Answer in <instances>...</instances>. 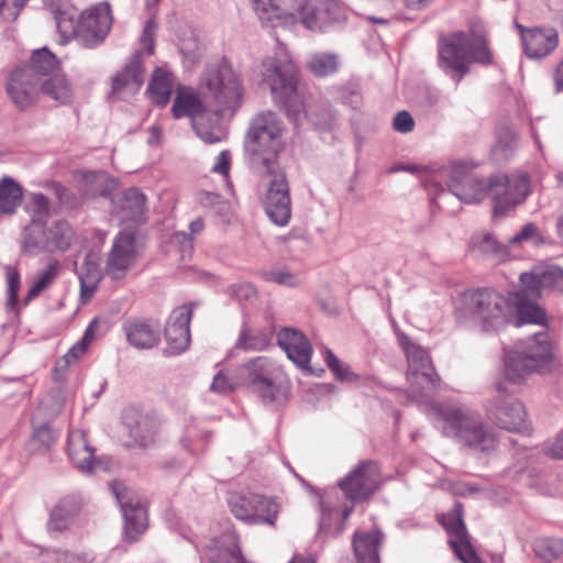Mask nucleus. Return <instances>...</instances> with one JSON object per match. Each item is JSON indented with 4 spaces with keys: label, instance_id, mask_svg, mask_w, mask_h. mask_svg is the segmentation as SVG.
Masks as SVG:
<instances>
[{
    "label": "nucleus",
    "instance_id": "nucleus-20",
    "mask_svg": "<svg viewBox=\"0 0 563 563\" xmlns=\"http://www.w3.org/2000/svg\"><path fill=\"white\" fill-rule=\"evenodd\" d=\"M111 489L120 504L124 519V539L134 542L146 530L147 516L144 504L121 484H111Z\"/></svg>",
    "mask_w": 563,
    "mask_h": 563
},
{
    "label": "nucleus",
    "instance_id": "nucleus-3",
    "mask_svg": "<svg viewBox=\"0 0 563 563\" xmlns=\"http://www.w3.org/2000/svg\"><path fill=\"white\" fill-rule=\"evenodd\" d=\"M434 421L446 437L478 452H488L497 445L496 432L479 416L459 406L439 402L432 407Z\"/></svg>",
    "mask_w": 563,
    "mask_h": 563
},
{
    "label": "nucleus",
    "instance_id": "nucleus-27",
    "mask_svg": "<svg viewBox=\"0 0 563 563\" xmlns=\"http://www.w3.org/2000/svg\"><path fill=\"white\" fill-rule=\"evenodd\" d=\"M82 499L76 495H67L58 500L49 514L47 529L51 533L69 529L82 508Z\"/></svg>",
    "mask_w": 563,
    "mask_h": 563
},
{
    "label": "nucleus",
    "instance_id": "nucleus-49",
    "mask_svg": "<svg viewBox=\"0 0 563 563\" xmlns=\"http://www.w3.org/2000/svg\"><path fill=\"white\" fill-rule=\"evenodd\" d=\"M533 550L544 561L559 559L563 554V539L540 538L536 540Z\"/></svg>",
    "mask_w": 563,
    "mask_h": 563
},
{
    "label": "nucleus",
    "instance_id": "nucleus-64",
    "mask_svg": "<svg viewBox=\"0 0 563 563\" xmlns=\"http://www.w3.org/2000/svg\"><path fill=\"white\" fill-rule=\"evenodd\" d=\"M211 170L213 173L227 176L230 170V153L228 151H222L217 157V163L212 166Z\"/></svg>",
    "mask_w": 563,
    "mask_h": 563
},
{
    "label": "nucleus",
    "instance_id": "nucleus-39",
    "mask_svg": "<svg viewBox=\"0 0 563 563\" xmlns=\"http://www.w3.org/2000/svg\"><path fill=\"white\" fill-rule=\"evenodd\" d=\"M59 262L57 260H52L48 265L38 273L37 277L34 279L33 285L30 287L26 296L24 297V306L29 305L33 299L38 297L41 292L54 284L59 275Z\"/></svg>",
    "mask_w": 563,
    "mask_h": 563
},
{
    "label": "nucleus",
    "instance_id": "nucleus-61",
    "mask_svg": "<svg viewBox=\"0 0 563 563\" xmlns=\"http://www.w3.org/2000/svg\"><path fill=\"white\" fill-rule=\"evenodd\" d=\"M51 187L62 205L67 208H73L76 206L75 196L69 191L67 187L59 183H52Z\"/></svg>",
    "mask_w": 563,
    "mask_h": 563
},
{
    "label": "nucleus",
    "instance_id": "nucleus-38",
    "mask_svg": "<svg viewBox=\"0 0 563 563\" xmlns=\"http://www.w3.org/2000/svg\"><path fill=\"white\" fill-rule=\"evenodd\" d=\"M23 198L22 187L11 177L0 179V211L14 213Z\"/></svg>",
    "mask_w": 563,
    "mask_h": 563
},
{
    "label": "nucleus",
    "instance_id": "nucleus-11",
    "mask_svg": "<svg viewBox=\"0 0 563 563\" xmlns=\"http://www.w3.org/2000/svg\"><path fill=\"white\" fill-rule=\"evenodd\" d=\"M398 343L407 357L406 378L409 397L418 400L431 397L438 389L440 377L428 351L404 333L398 334Z\"/></svg>",
    "mask_w": 563,
    "mask_h": 563
},
{
    "label": "nucleus",
    "instance_id": "nucleus-28",
    "mask_svg": "<svg viewBox=\"0 0 563 563\" xmlns=\"http://www.w3.org/2000/svg\"><path fill=\"white\" fill-rule=\"evenodd\" d=\"M128 342L139 350H148L161 341V332L150 323L142 320H130L123 324Z\"/></svg>",
    "mask_w": 563,
    "mask_h": 563
},
{
    "label": "nucleus",
    "instance_id": "nucleus-18",
    "mask_svg": "<svg viewBox=\"0 0 563 563\" xmlns=\"http://www.w3.org/2000/svg\"><path fill=\"white\" fill-rule=\"evenodd\" d=\"M380 485L379 466L374 461H362L344 478L339 486L345 497L352 501L368 499Z\"/></svg>",
    "mask_w": 563,
    "mask_h": 563
},
{
    "label": "nucleus",
    "instance_id": "nucleus-62",
    "mask_svg": "<svg viewBox=\"0 0 563 563\" xmlns=\"http://www.w3.org/2000/svg\"><path fill=\"white\" fill-rule=\"evenodd\" d=\"M229 291L238 300H250L256 296V291L251 284L232 285Z\"/></svg>",
    "mask_w": 563,
    "mask_h": 563
},
{
    "label": "nucleus",
    "instance_id": "nucleus-57",
    "mask_svg": "<svg viewBox=\"0 0 563 563\" xmlns=\"http://www.w3.org/2000/svg\"><path fill=\"white\" fill-rule=\"evenodd\" d=\"M29 209L32 213V220L42 222L49 214V202L43 194H33Z\"/></svg>",
    "mask_w": 563,
    "mask_h": 563
},
{
    "label": "nucleus",
    "instance_id": "nucleus-10",
    "mask_svg": "<svg viewBox=\"0 0 563 563\" xmlns=\"http://www.w3.org/2000/svg\"><path fill=\"white\" fill-rule=\"evenodd\" d=\"M465 309L470 320L484 332H498L509 321V300L492 288H478L466 294Z\"/></svg>",
    "mask_w": 563,
    "mask_h": 563
},
{
    "label": "nucleus",
    "instance_id": "nucleus-7",
    "mask_svg": "<svg viewBox=\"0 0 563 563\" xmlns=\"http://www.w3.org/2000/svg\"><path fill=\"white\" fill-rule=\"evenodd\" d=\"M76 12L71 9L54 10L56 27L62 37H74L84 47H95L102 43L108 35L112 16L108 3H99L82 12L76 19Z\"/></svg>",
    "mask_w": 563,
    "mask_h": 563
},
{
    "label": "nucleus",
    "instance_id": "nucleus-17",
    "mask_svg": "<svg viewBox=\"0 0 563 563\" xmlns=\"http://www.w3.org/2000/svg\"><path fill=\"white\" fill-rule=\"evenodd\" d=\"M488 418L500 429L510 432L527 430L526 410L523 405L509 395L503 385H498L496 395L487 406Z\"/></svg>",
    "mask_w": 563,
    "mask_h": 563
},
{
    "label": "nucleus",
    "instance_id": "nucleus-47",
    "mask_svg": "<svg viewBox=\"0 0 563 563\" xmlns=\"http://www.w3.org/2000/svg\"><path fill=\"white\" fill-rule=\"evenodd\" d=\"M165 340L167 347L165 355H176L186 351L190 343V330L175 328V325H166Z\"/></svg>",
    "mask_w": 563,
    "mask_h": 563
},
{
    "label": "nucleus",
    "instance_id": "nucleus-36",
    "mask_svg": "<svg viewBox=\"0 0 563 563\" xmlns=\"http://www.w3.org/2000/svg\"><path fill=\"white\" fill-rule=\"evenodd\" d=\"M22 250L29 255H36L41 252H48L47 230L42 222L32 220L24 230Z\"/></svg>",
    "mask_w": 563,
    "mask_h": 563
},
{
    "label": "nucleus",
    "instance_id": "nucleus-46",
    "mask_svg": "<svg viewBox=\"0 0 563 563\" xmlns=\"http://www.w3.org/2000/svg\"><path fill=\"white\" fill-rule=\"evenodd\" d=\"M97 320H92L87 327L82 339L73 345L68 352L56 364L55 372L65 369L70 363L80 357L87 350L88 345L92 342L95 336V329L97 328Z\"/></svg>",
    "mask_w": 563,
    "mask_h": 563
},
{
    "label": "nucleus",
    "instance_id": "nucleus-45",
    "mask_svg": "<svg viewBox=\"0 0 563 563\" xmlns=\"http://www.w3.org/2000/svg\"><path fill=\"white\" fill-rule=\"evenodd\" d=\"M264 503L254 504V510L250 518V525L274 526L279 512V505L272 498L260 495Z\"/></svg>",
    "mask_w": 563,
    "mask_h": 563
},
{
    "label": "nucleus",
    "instance_id": "nucleus-63",
    "mask_svg": "<svg viewBox=\"0 0 563 563\" xmlns=\"http://www.w3.org/2000/svg\"><path fill=\"white\" fill-rule=\"evenodd\" d=\"M454 553L462 561V563H484L476 553L472 543H468L465 547L454 551Z\"/></svg>",
    "mask_w": 563,
    "mask_h": 563
},
{
    "label": "nucleus",
    "instance_id": "nucleus-53",
    "mask_svg": "<svg viewBox=\"0 0 563 563\" xmlns=\"http://www.w3.org/2000/svg\"><path fill=\"white\" fill-rule=\"evenodd\" d=\"M265 280L287 287H297L300 285L298 275L291 273L286 267L273 268L263 274Z\"/></svg>",
    "mask_w": 563,
    "mask_h": 563
},
{
    "label": "nucleus",
    "instance_id": "nucleus-32",
    "mask_svg": "<svg viewBox=\"0 0 563 563\" xmlns=\"http://www.w3.org/2000/svg\"><path fill=\"white\" fill-rule=\"evenodd\" d=\"M115 178L104 172H85L80 190L85 198L107 197L117 188Z\"/></svg>",
    "mask_w": 563,
    "mask_h": 563
},
{
    "label": "nucleus",
    "instance_id": "nucleus-60",
    "mask_svg": "<svg viewBox=\"0 0 563 563\" xmlns=\"http://www.w3.org/2000/svg\"><path fill=\"white\" fill-rule=\"evenodd\" d=\"M393 126L397 132L409 133L415 128V121L408 111H400L395 115Z\"/></svg>",
    "mask_w": 563,
    "mask_h": 563
},
{
    "label": "nucleus",
    "instance_id": "nucleus-6",
    "mask_svg": "<svg viewBox=\"0 0 563 563\" xmlns=\"http://www.w3.org/2000/svg\"><path fill=\"white\" fill-rule=\"evenodd\" d=\"M283 122L272 111L258 113L251 121L244 141L250 165L265 173L280 168L277 155L282 148Z\"/></svg>",
    "mask_w": 563,
    "mask_h": 563
},
{
    "label": "nucleus",
    "instance_id": "nucleus-34",
    "mask_svg": "<svg viewBox=\"0 0 563 563\" xmlns=\"http://www.w3.org/2000/svg\"><path fill=\"white\" fill-rule=\"evenodd\" d=\"M76 273L80 282V298L84 302L90 300L102 278L101 271L97 262L87 254L84 262L77 266Z\"/></svg>",
    "mask_w": 563,
    "mask_h": 563
},
{
    "label": "nucleus",
    "instance_id": "nucleus-58",
    "mask_svg": "<svg viewBox=\"0 0 563 563\" xmlns=\"http://www.w3.org/2000/svg\"><path fill=\"white\" fill-rule=\"evenodd\" d=\"M530 240H532L534 244H540L542 242V236L539 234L536 224L532 222L526 223L520 232L509 238L508 243L510 245H516Z\"/></svg>",
    "mask_w": 563,
    "mask_h": 563
},
{
    "label": "nucleus",
    "instance_id": "nucleus-14",
    "mask_svg": "<svg viewBox=\"0 0 563 563\" xmlns=\"http://www.w3.org/2000/svg\"><path fill=\"white\" fill-rule=\"evenodd\" d=\"M282 369L267 356H257L240 368L242 384L265 404H272L279 394L278 380Z\"/></svg>",
    "mask_w": 563,
    "mask_h": 563
},
{
    "label": "nucleus",
    "instance_id": "nucleus-51",
    "mask_svg": "<svg viewBox=\"0 0 563 563\" xmlns=\"http://www.w3.org/2000/svg\"><path fill=\"white\" fill-rule=\"evenodd\" d=\"M7 278V308L15 310L19 302V290L21 286L20 273L14 266H5Z\"/></svg>",
    "mask_w": 563,
    "mask_h": 563
},
{
    "label": "nucleus",
    "instance_id": "nucleus-9",
    "mask_svg": "<svg viewBox=\"0 0 563 563\" xmlns=\"http://www.w3.org/2000/svg\"><path fill=\"white\" fill-rule=\"evenodd\" d=\"M200 86L205 102L216 113L235 111L241 104L243 89L240 77L225 59L206 69Z\"/></svg>",
    "mask_w": 563,
    "mask_h": 563
},
{
    "label": "nucleus",
    "instance_id": "nucleus-54",
    "mask_svg": "<svg viewBox=\"0 0 563 563\" xmlns=\"http://www.w3.org/2000/svg\"><path fill=\"white\" fill-rule=\"evenodd\" d=\"M179 51L184 56L187 67L196 65L200 60L202 55L201 47L199 46L194 33H191V36L189 38H185L181 41L179 45Z\"/></svg>",
    "mask_w": 563,
    "mask_h": 563
},
{
    "label": "nucleus",
    "instance_id": "nucleus-52",
    "mask_svg": "<svg viewBox=\"0 0 563 563\" xmlns=\"http://www.w3.org/2000/svg\"><path fill=\"white\" fill-rule=\"evenodd\" d=\"M517 146V133L511 128H500L497 131V142L493 148V152L497 155L501 153L504 157H507Z\"/></svg>",
    "mask_w": 563,
    "mask_h": 563
},
{
    "label": "nucleus",
    "instance_id": "nucleus-42",
    "mask_svg": "<svg viewBox=\"0 0 563 563\" xmlns=\"http://www.w3.org/2000/svg\"><path fill=\"white\" fill-rule=\"evenodd\" d=\"M229 507L234 517L246 523H250L252 511L254 510V504L263 503L260 499L258 494L254 493H242L232 494L229 498Z\"/></svg>",
    "mask_w": 563,
    "mask_h": 563
},
{
    "label": "nucleus",
    "instance_id": "nucleus-59",
    "mask_svg": "<svg viewBox=\"0 0 563 563\" xmlns=\"http://www.w3.org/2000/svg\"><path fill=\"white\" fill-rule=\"evenodd\" d=\"M339 519V510L334 508H328L327 506L322 505L321 509V517L319 521V530L320 532L331 533L333 536H336L334 533L335 527H332L333 520Z\"/></svg>",
    "mask_w": 563,
    "mask_h": 563
},
{
    "label": "nucleus",
    "instance_id": "nucleus-31",
    "mask_svg": "<svg viewBox=\"0 0 563 563\" xmlns=\"http://www.w3.org/2000/svg\"><path fill=\"white\" fill-rule=\"evenodd\" d=\"M441 522L446 532L452 537L449 543L454 551L471 543L463 519V506L461 503H455L453 509L443 516Z\"/></svg>",
    "mask_w": 563,
    "mask_h": 563
},
{
    "label": "nucleus",
    "instance_id": "nucleus-33",
    "mask_svg": "<svg viewBox=\"0 0 563 563\" xmlns=\"http://www.w3.org/2000/svg\"><path fill=\"white\" fill-rule=\"evenodd\" d=\"M207 107L200 99L199 95L190 88L180 87L177 90L174 100L172 112L174 118L179 119L183 117L195 118L207 111Z\"/></svg>",
    "mask_w": 563,
    "mask_h": 563
},
{
    "label": "nucleus",
    "instance_id": "nucleus-56",
    "mask_svg": "<svg viewBox=\"0 0 563 563\" xmlns=\"http://www.w3.org/2000/svg\"><path fill=\"white\" fill-rule=\"evenodd\" d=\"M336 99L352 109H358L362 104V95L356 85L340 87L336 91Z\"/></svg>",
    "mask_w": 563,
    "mask_h": 563
},
{
    "label": "nucleus",
    "instance_id": "nucleus-1",
    "mask_svg": "<svg viewBox=\"0 0 563 563\" xmlns=\"http://www.w3.org/2000/svg\"><path fill=\"white\" fill-rule=\"evenodd\" d=\"M449 191L465 203H475L490 197L495 218L522 203L529 194V177L525 173L492 176L488 181L478 178L466 163H455L446 181Z\"/></svg>",
    "mask_w": 563,
    "mask_h": 563
},
{
    "label": "nucleus",
    "instance_id": "nucleus-48",
    "mask_svg": "<svg viewBox=\"0 0 563 563\" xmlns=\"http://www.w3.org/2000/svg\"><path fill=\"white\" fill-rule=\"evenodd\" d=\"M308 67L316 76L325 77L338 70V57L328 53L314 54L308 60Z\"/></svg>",
    "mask_w": 563,
    "mask_h": 563
},
{
    "label": "nucleus",
    "instance_id": "nucleus-35",
    "mask_svg": "<svg viewBox=\"0 0 563 563\" xmlns=\"http://www.w3.org/2000/svg\"><path fill=\"white\" fill-rule=\"evenodd\" d=\"M174 87L173 74L157 67L153 74L147 86V93L151 101L158 106L165 107L170 99Z\"/></svg>",
    "mask_w": 563,
    "mask_h": 563
},
{
    "label": "nucleus",
    "instance_id": "nucleus-23",
    "mask_svg": "<svg viewBox=\"0 0 563 563\" xmlns=\"http://www.w3.org/2000/svg\"><path fill=\"white\" fill-rule=\"evenodd\" d=\"M517 27L521 33L525 53L531 59L543 58L558 46L559 37L554 29H526L520 24Z\"/></svg>",
    "mask_w": 563,
    "mask_h": 563
},
{
    "label": "nucleus",
    "instance_id": "nucleus-4",
    "mask_svg": "<svg viewBox=\"0 0 563 563\" xmlns=\"http://www.w3.org/2000/svg\"><path fill=\"white\" fill-rule=\"evenodd\" d=\"M521 291L516 294L517 319L520 327L534 323L547 328L545 311L533 300L541 298L548 290L563 292V269L556 265L537 266L520 275Z\"/></svg>",
    "mask_w": 563,
    "mask_h": 563
},
{
    "label": "nucleus",
    "instance_id": "nucleus-26",
    "mask_svg": "<svg viewBox=\"0 0 563 563\" xmlns=\"http://www.w3.org/2000/svg\"><path fill=\"white\" fill-rule=\"evenodd\" d=\"M67 454L79 472L84 474L92 472L95 449L90 445L85 431L79 429L69 431L67 438Z\"/></svg>",
    "mask_w": 563,
    "mask_h": 563
},
{
    "label": "nucleus",
    "instance_id": "nucleus-24",
    "mask_svg": "<svg viewBox=\"0 0 563 563\" xmlns=\"http://www.w3.org/2000/svg\"><path fill=\"white\" fill-rule=\"evenodd\" d=\"M122 421L130 437L139 445L146 448L154 443L158 430L155 418L135 408H126L123 411Z\"/></svg>",
    "mask_w": 563,
    "mask_h": 563
},
{
    "label": "nucleus",
    "instance_id": "nucleus-19",
    "mask_svg": "<svg viewBox=\"0 0 563 563\" xmlns=\"http://www.w3.org/2000/svg\"><path fill=\"white\" fill-rule=\"evenodd\" d=\"M271 177L264 198V210L269 220L278 227L288 224L291 217V199L289 184L282 168L274 173H265Z\"/></svg>",
    "mask_w": 563,
    "mask_h": 563
},
{
    "label": "nucleus",
    "instance_id": "nucleus-37",
    "mask_svg": "<svg viewBox=\"0 0 563 563\" xmlns=\"http://www.w3.org/2000/svg\"><path fill=\"white\" fill-rule=\"evenodd\" d=\"M263 26L276 27L283 23V10L278 0H249Z\"/></svg>",
    "mask_w": 563,
    "mask_h": 563
},
{
    "label": "nucleus",
    "instance_id": "nucleus-8",
    "mask_svg": "<svg viewBox=\"0 0 563 563\" xmlns=\"http://www.w3.org/2000/svg\"><path fill=\"white\" fill-rule=\"evenodd\" d=\"M59 66L57 57L47 48L33 51L26 65L16 67L10 75L7 91L20 110L32 106L40 95V84Z\"/></svg>",
    "mask_w": 563,
    "mask_h": 563
},
{
    "label": "nucleus",
    "instance_id": "nucleus-44",
    "mask_svg": "<svg viewBox=\"0 0 563 563\" xmlns=\"http://www.w3.org/2000/svg\"><path fill=\"white\" fill-rule=\"evenodd\" d=\"M271 343V334L263 330H254L247 327L241 329L235 347L244 351H262Z\"/></svg>",
    "mask_w": 563,
    "mask_h": 563
},
{
    "label": "nucleus",
    "instance_id": "nucleus-55",
    "mask_svg": "<svg viewBox=\"0 0 563 563\" xmlns=\"http://www.w3.org/2000/svg\"><path fill=\"white\" fill-rule=\"evenodd\" d=\"M196 306V302H190L189 305H185L174 309L167 322V325H175V328L190 330L189 324L192 317V310Z\"/></svg>",
    "mask_w": 563,
    "mask_h": 563
},
{
    "label": "nucleus",
    "instance_id": "nucleus-30",
    "mask_svg": "<svg viewBox=\"0 0 563 563\" xmlns=\"http://www.w3.org/2000/svg\"><path fill=\"white\" fill-rule=\"evenodd\" d=\"M383 534L378 530L356 531L353 536V549L357 563H380L379 548Z\"/></svg>",
    "mask_w": 563,
    "mask_h": 563
},
{
    "label": "nucleus",
    "instance_id": "nucleus-2",
    "mask_svg": "<svg viewBox=\"0 0 563 563\" xmlns=\"http://www.w3.org/2000/svg\"><path fill=\"white\" fill-rule=\"evenodd\" d=\"M262 80L272 92L277 104L285 109L295 122L302 114L316 128L330 130L336 122V114L324 106H306L297 88V68L288 58L267 57L262 63Z\"/></svg>",
    "mask_w": 563,
    "mask_h": 563
},
{
    "label": "nucleus",
    "instance_id": "nucleus-25",
    "mask_svg": "<svg viewBox=\"0 0 563 563\" xmlns=\"http://www.w3.org/2000/svg\"><path fill=\"white\" fill-rule=\"evenodd\" d=\"M111 213L120 221H139L146 210V197L137 188H129L117 192L112 199Z\"/></svg>",
    "mask_w": 563,
    "mask_h": 563
},
{
    "label": "nucleus",
    "instance_id": "nucleus-22",
    "mask_svg": "<svg viewBox=\"0 0 563 563\" xmlns=\"http://www.w3.org/2000/svg\"><path fill=\"white\" fill-rule=\"evenodd\" d=\"M277 343L299 368L308 373L312 372L309 366L312 346L301 332L292 328H283L277 333Z\"/></svg>",
    "mask_w": 563,
    "mask_h": 563
},
{
    "label": "nucleus",
    "instance_id": "nucleus-13",
    "mask_svg": "<svg viewBox=\"0 0 563 563\" xmlns=\"http://www.w3.org/2000/svg\"><path fill=\"white\" fill-rule=\"evenodd\" d=\"M156 29V13H152L141 37L143 48L137 49L126 65L112 77L113 96L121 98L123 93L134 95L142 87L145 79L144 57H150L154 53Z\"/></svg>",
    "mask_w": 563,
    "mask_h": 563
},
{
    "label": "nucleus",
    "instance_id": "nucleus-41",
    "mask_svg": "<svg viewBox=\"0 0 563 563\" xmlns=\"http://www.w3.org/2000/svg\"><path fill=\"white\" fill-rule=\"evenodd\" d=\"M48 252L66 251L70 247L75 233L66 221L55 222L48 230Z\"/></svg>",
    "mask_w": 563,
    "mask_h": 563
},
{
    "label": "nucleus",
    "instance_id": "nucleus-40",
    "mask_svg": "<svg viewBox=\"0 0 563 563\" xmlns=\"http://www.w3.org/2000/svg\"><path fill=\"white\" fill-rule=\"evenodd\" d=\"M40 92L62 103L69 102L73 96L71 87L63 74H55L40 84Z\"/></svg>",
    "mask_w": 563,
    "mask_h": 563
},
{
    "label": "nucleus",
    "instance_id": "nucleus-29",
    "mask_svg": "<svg viewBox=\"0 0 563 563\" xmlns=\"http://www.w3.org/2000/svg\"><path fill=\"white\" fill-rule=\"evenodd\" d=\"M208 559L210 563H246L234 533H224L213 540L208 550Z\"/></svg>",
    "mask_w": 563,
    "mask_h": 563
},
{
    "label": "nucleus",
    "instance_id": "nucleus-5",
    "mask_svg": "<svg viewBox=\"0 0 563 563\" xmlns=\"http://www.w3.org/2000/svg\"><path fill=\"white\" fill-rule=\"evenodd\" d=\"M439 67L456 85L470 73L473 63L489 65L493 55L483 37H471L460 31L441 36L438 43Z\"/></svg>",
    "mask_w": 563,
    "mask_h": 563
},
{
    "label": "nucleus",
    "instance_id": "nucleus-21",
    "mask_svg": "<svg viewBox=\"0 0 563 563\" xmlns=\"http://www.w3.org/2000/svg\"><path fill=\"white\" fill-rule=\"evenodd\" d=\"M137 257L136 236L133 231H120L108 253L106 275L113 280L121 279L132 267Z\"/></svg>",
    "mask_w": 563,
    "mask_h": 563
},
{
    "label": "nucleus",
    "instance_id": "nucleus-50",
    "mask_svg": "<svg viewBox=\"0 0 563 563\" xmlns=\"http://www.w3.org/2000/svg\"><path fill=\"white\" fill-rule=\"evenodd\" d=\"M324 361L330 371L333 373L335 379L346 383L357 380L358 376L351 369V367L339 360L329 349H325L324 351Z\"/></svg>",
    "mask_w": 563,
    "mask_h": 563
},
{
    "label": "nucleus",
    "instance_id": "nucleus-12",
    "mask_svg": "<svg viewBox=\"0 0 563 563\" xmlns=\"http://www.w3.org/2000/svg\"><path fill=\"white\" fill-rule=\"evenodd\" d=\"M552 351L549 336L544 331L527 339L515 351L505 356V375L508 380L518 383L526 375L547 368L551 362Z\"/></svg>",
    "mask_w": 563,
    "mask_h": 563
},
{
    "label": "nucleus",
    "instance_id": "nucleus-16",
    "mask_svg": "<svg viewBox=\"0 0 563 563\" xmlns=\"http://www.w3.org/2000/svg\"><path fill=\"white\" fill-rule=\"evenodd\" d=\"M64 393L62 389L52 391L36 408L32 423L33 434L30 441L31 450L44 453L49 450L58 438V432L53 430L47 422H42L43 416L55 418L64 407Z\"/></svg>",
    "mask_w": 563,
    "mask_h": 563
},
{
    "label": "nucleus",
    "instance_id": "nucleus-43",
    "mask_svg": "<svg viewBox=\"0 0 563 563\" xmlns=\"http://www.w3.org/2000/svg\"><path fill=\"white\" fill-rule=\"evenodd\" d=\"M471 245L474 252L483 255L494 256L501 260L507 256V246L500 243L492 233H482L474 235L471 240Z\"/></svg>",
    "mask_w": 563,
    "mask_h": 563
},
{
    "label": "nucleus",
    "instance_id": "nucleus-15",
    "mask_svg": "<svg viewBox=\"0 0 563 563\" xmlns=\"http://www.w3.org/2000/svg\"><path fill=\"white\" fill-rule=\"evenodd\" d=\"M296 19L312 32H327L347 19L346 8L339 0H292Z\"/></svg>",
    "mask_w": 563,
    "mask_h": 563
}]
</instances>
